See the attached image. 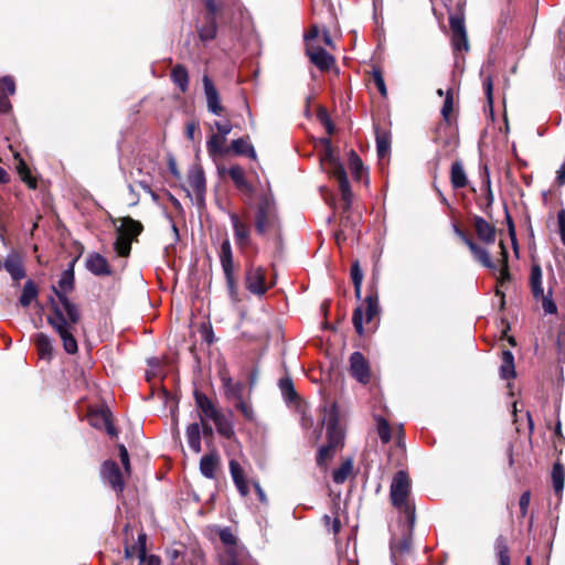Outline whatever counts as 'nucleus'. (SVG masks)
<instances>
[{"instance_id": "603ef678", "label": "nucleus", "mask_w": 565, "mask_h": 565, "mask_svg": "<svg viewBox=\"0 0 565 565\" xmlns=\"http://www.w3.org/2000/svg\"><path fill=\"white\" fill-rule=\"evenodd\" d=\"M147 535L145 533H139L136 543L131 546L132 550L137 553L138 558H145L147 555Z\"/></svg>"}, {"instance_id": "de8ad7c7", "label": "nucleus", "mask_w": 565, "mask_h": 565, "mask_svg": "<svg viewBox=\"0 0 565 565\" xmlns=\"http://www.w3.org/2000/svg\"><path fill=\"white\" fill-rule=\"evenodd\" d=\"M365 322H370L379 311V300L376 295H367L365 298Z\"/></svg>"}, {"instance_id": "a211bd4d", "label": "nucleus", "mask_w": 565, "mask_h": 565, "mask_svg": "<svg viewBox=\"0 0 565 565\" xmlns=\"http://www.w3.org/2000/svg\"><path fill=\"white\" fill-rule=\"evenodd\" d=\"M350 372L351 375L360 383H367L370 381V367L364 355L361 352H353L350 356Z\"/></svg>"}, {"instance_id": "338daca9", "label": "nucleus", "mask_w": 565, "mask_h": 565, "mask_svg": "<svg viewBox=\"0 0 565 565\" xmlns=\"http://www.w3.org/2000/svg\"><path fill=\"white\" fill-rule=\"evenodd\" d=\"M323 520H324L326 525L331 524V531H332L334 534H337V533L340 531L341 523H340V520H339V519H331L330 516L324 515V516H323Z\"/></svg>"}, {"instance_id": "72a5a7b5", "label": "nucleus", "mask_w": 565, "mask_h": 565, "mask_svg": "<svg viewBox=\"0 0 565 565\" xmlns=\"http://www.w3.org/2000/svg\"><path fill=\"white\" fill-rule=\"evenodd\" d=\"M217 460L218 457L216 454L205 455L201 458L200 471L205 478L213 479L215 477Z\"/></svg>"}, {"instance_id": "bb28decb", "label": "nucleus", "mask_w": 565, "mask_h": 565, "mask_svg": "<svg viewBox=\"0 0 565 565\" xmlns=\"http://www.w3.org/2000/svg\"><path fill=\"white\" fill-rule=\"evenodd\" d=\"M500 376L503 380H511L515 377L514 356L509 350H504L502 352Z\"/></svg>"}, {"instance_id": "4be33fe9", "label": "nucleus", "mask_w": 565, "mask_h": 565, "mask_svg": "<svg viewBox=\"0 0 565 565\" xmlns=\"http://www.w3.org/2000/svg\"><path fill=\"white\" fill-rule=\"evenodd\" d=\"M15 93V83L13 77L3 76L0 79V113H8L11 109L10 100L8 95Z\"/></svg>"}, {"instance_id": "6e6d98bb", "label": "nucleus", "mask_w": 565, "mask_h": 565, "mask_svg": "<svg viewBox=\"0 0 565 565\" xmlns=\"http://www.w3.org/2000/svg\"><path fill=\"white\" fill-rule=\"evenodd\" d=\"M18 170H19V173H20L22 180L30 188L35 189L36 188V181L33 178H31L30 171H29L28 167L25 166V163L21 159H20V163H19Z\"/></svg>"}, {"instance_id": "393cba45", "label": "nucleus", "mask_w": 565, "mask_h": 565, "mask_svg": "<svg viewBox=\"0 0 565 565\" xmlns=\"http://www.w3.org/2000/svg\"><path fill=\"white\" fill-rule=\"evenodd\" d=\"M142 228V224L139 221L127 216L121 218V224L117 228V233L122 234L132 241L141 233Z\"/></svg>"}, {"instance_id": "ea45409f", "label": "nucleus", "mask_w": 565, "mask_h": 565, "mask_svg": "<svg viewBox=\"0 0 565 565\" xmlns=\"http://www.w3.org/2000/svg\"><path fill=\"white\" fill-rule=\"evenodd\" d=\"M494 550L499 565H510L509 547L505 539L502 535L495 539Z\"/></svg>"}, {"instance_id": "37998d69", "label": "nucleus", "mask_w": 565, "mask_h": 565, "mask_svg": "<svg viewBox=\"0 0 565 565\" xmlns=\"http://www.w3.org/2000/svg\"><path fill=\"white\" fill-rule=\"evenodd\" d=\"M352 459H347L338 469L333 471V481L338 484L343 483L348 479L349 475L352 472Z\"/></svg>"}, {"instance_id": "774afa93", "label": "nucleus", "mask_w": 565, "mask_h": 565, "mask_svg": "<svg viewBox=\"0 0 565 565\" xmlns=\"http://www.w3.org/2000/svg\"><path fill=\"white\" fill-rule=\"evenodd\" d=\"M140 565H160V558L156 555H146L145 558H139Z\"/></svg>"}, {"instance_id": "b1692460", "label": "nucleus", "mask_w": 565, "mask_h": 565, "mask_svg": "<svg viewBox=\"0 0 565 565\" xmlns=\"http://www.w3.org/2000/svg\"><path fill=\"white\" fill-rule=\"evenodd\" d=\"M321 164L327 166L328 172L335 177L341 172H345L344 167L340 160L334 156L332 147L324 149V153L321 158Z\"/></svg>"}, {"instance_id": "dca6fc26", "label": "nucleus", "mask_w": 565, "mask_h": 565, "mask_svg": "<svg viewBox=\"0 0 565 565\" xmlns=\"http://www.w3.org/2000/svg\"><path fill=\"white\" fill-rule=\"evenodd\" d=\"M306 53L310 62L322 72L329 71L334 64V57L319 45L309 44L306 47Z\"/></svg>"}, {"instance_id": "a19ab883", "label": "nucleus", "mask_w": 565, "mask_h": 565, "mask_svg": "<svg viewBox=\"0 0 565 565\" xmlns=\"http://www.w3.org/2000/svg\"><path fill=\"white\" fill-rule=\"evenodd\" d=\"M232 150L236 154H246L250 159H256V151L254 147L244 138L234 139L232 141Z\"/></svg>"}, {"instance_id": "6e6552de", "label": "nucleus", "mask_w": 565, "mask_h": 565, "mask_svg": "<svg viewBox=\"0 0 565 565\" xmlns=\"http://www.w3.org/2000/svg\"><path fill=\"white\" fill-rule=\"evenodd\" d=\"M403 535L401 539L393 537L391 540V558L394 565H404L405 558L412 552V532L408 523L404 520Z\"/></svg>"}, {"instance_id": "052dcab7", "label": "nucleus", "mask_w": 565, "mask_h": 565, "mask_svg": "<svg viewBox=\"0 0 565 565\" xmlns=\"http://www.w3.org/2000/svg\"><path fill=\"white\" fill-rule=\"evenodd\" d=\"M531 502V493L530 491H524L519 500L521 516L524 518L527 513V509Z\"/></svg>"}, {"instance_id": "13d9d810", "label": "nucleus", "mask_w": 565, "mask_h": 565, "mask_svg": "<svg viewBox=\"0 0 565 565\" xmlns=\"http://www.w3.org/2000/svg\"><path fill=\"white\" fill-rule=\"evenodd\" d=\"M452 107H454L452 94L450 92H448L446 95V98L444 100L443 108H441V115L446 120L449 119V116L452 111Z\"/></svg>"}, {"instance_id": "7c9ffc66", "label": "nucleus", "mask_w": 565, "mask_h": 565, "mask_svg": "<svg viewBox=\"0 0 565 565\" xmlns=\"http://www.w3.org/2000/svg\"><path fill=\"white\" fill-rule=\"evenodd\" d=\"M226 139H223L222 136L213 134L206 141V149L212 158H216L217 156H224L227 153V149L224 148V142Z\"/></svg>"}, {"instance_id": "39448f33", "label": "nucleus", "mask_w": 565, "mask_h": 565, "mask_svg": "<svg viewBox=\"0 0 565 565\" xmlns=\"http://www.w3.org/2000/svg\"><path fill=\"white\" fill-rule=\"evenodd\" d=\"M277 224V215L274 202L268 196H263L258 203L255 215V230L257 234L265 235Z\"/></svg>"}, {"instance_id": "09e8293b", "label": "nucleus", "mask_w": 565, "mask_h": 565, "mask_svg": "<svg viewBox=\"0 0 565 565\" xmlns=\"http://www.w3.org/2000/svg\"><path fill=\"white\" fill-rule=\"evenodd\" d=\"M377 434L383 444H387L391 440V428L386 419L383 417H376Z\"/></svg>"}, {"instance_id": "f3484780", "label": "nucleus", "mask_w": 565, "mask_h": 565, "mask_svg": "<svg viewBox=\"0 0 565 565\" xmlns=\"http://www.w3.org/2000/svg\"><path fill=\"white\" fill-rule=\"evenodd\" d=\"M218 173L222 175L227 173L239 192L245 194L253 193V186L246 180L245 170L241 166L234 164L228 169H226L225 167H220Z\"/></svg>"}, {"instance_id": "e2e57ef3", "label": "nucleus", "mask_w": 565, "mask_h": 565, "mask_svg": "<svg viewBox=\"0 0 565 565\" xmlns=\"http://www.w3.org/2000/svg\"><path fill=\"white\" fill-rule=\"evenodd\" d=\"M118 449H119L120 461L124 466V469L127 473H130V461H129L128 450L125 447V445H122V444L118 446Z\"/></svg>"}, {"instance_id": "4468645a", "label": "nucleus", "mask_w": 565, "mask_h": 565, "mask_svg": "<svg viewBox=\"0 0 565 565\" xmlns=\"http://www.w3.org/2000/svg\"><path fill=\"white\" fill-rule=\"evenodd\" d=\"M228 217L233 227L235 243L238 247L245 248L250 244V226L235 212H228Z\"/></svg>"}, {"instance_id": "9d476101", "label": "nucleus", "mask_w": 565, "mask_h": 565, "mask_svg": "<svg viewBox=\"0 0 565 565\" xmlns=\"http://www.w3.org/2000/svg\"><path fill=\"white\" fill-rule=\"evenodd\" d=\"M218 536L221 542L228 547L227 556L221 562V565H244L242 559L244 551L242 550L241 553L236 552V536L233 534L232 530L230 527L221 529Z\"/></svg>"}, {"instance_id": "c9c22d12", "label": "nucleus", "mask_w": 565, "mask_h": 565, "mask_svg": "<svg viewBox=\"0 0 565 565\" xmlns=\"http://www.w3.org/2000/svg\"><path fill=\"white\" fill-rule=\"evenodd\" d=\"M195 402L201 409L203 417L212 419L220 411L215 407L212 401L204 394H195Z\"/></svg>"}, {"instance_id": "f257e3e1", "label": "nucleus", "mask_w": 565, "mask_h": 565, "mask_svg": "<svg viewBox=\"0 0 565 565\" xmlns=\"http://www.w3.org/2000/svg\"><path fill=\"white\" fill-rule=\"evenodd\" d=\"M74 286V270H64L58 279V287L53 286L56 299L51 298L52 315L47 317L49 324L60 335L66 353L75 354L78 350L75 339L76 324L79 322L81 313L77 306L67 298V292Z\"/></svg>"}, {"instance_id": "69168bd1", "label": "nucleus", "mask_w": 565, "mask_h": 565, "mask_svg": "<svg viewBox=\"0 0 565 565\" xmlns=\"http://www.w3.org/2000/svg\"><path fill=\"white\" fill-rule=\"evenodd\" d=\"M319 36V28L317 25H312L308 33L305 34L306 47L309 44H315V41Z\"/></svg>"}, {"instance_id": "0e129e2a", "label": "nucleus", "mask_w": 565, "mask_h": 565, "mask_svg": "<svg viewBox=\"0 0 565 565\" xmlns=\"http://www.w3.org/2000/svg\"><path fill=\"white\" fill-rule=\"evenodd\" d=\"M557 222H558L561 239H562V243L565 245V210L564 209L558 211Z\"/></svg>"}, {"instance_id": "5fc2aeb1", "label": "nucleus", "mask_w": 565, "mask_h": 565, "mask_svg": "<svg viewBox=\"0 0 565 565\" xmlns=\"http://www.w3.org/2000/svg\"><path fill=\"white\" fill-rule=\"evenodd\" d=\"M352 321H353V326H354L355 331L360 335H362L364 333V327H363L364 319H363V309H362V307L355 308V310L353 312Z\"/></svg>"}, {"instance_id": "f03ea898", "label": "nucleus", "mask_w": 565, "mask_h": 565, "mask_svg": "<svg viewBox=\"0 0 565 565\" xmlns=\"http://www.w3.org/2000/svg\"><path fill=\"white\" fill-rule=\"evenodd\" d=\"M411 493V480L408 475L399 470L397 471L392 480L390 488L391 502L399 514L404 515L405 521L409 527L414 526L416 514L415 504L409 498Z\"/></svg>"}, {"instance_id": "f8f14e48", "label": "nucleus", "mask_w": 565, "mask_h": 565, "mask_svg": "<svg viewBox=\"0 0 565 565\" xmlns=\"http://www.w3.org/2000/svg\"><path fill=\"white\" fill-rule=\"evenodd\" d=\"M202 83L207 110L215 116H222L225 111V107L221 103L218 90L215 87L213 81L206 74H204L202 77Z\"/></svg>"}, {"instance_id": "e433bc0d", "label": "nucleus", "mask_w": 565, "mask_h": 565, "mask_svg": "<svg viewBox=\"0 0 565 565\" xmlns=\"http://www.w3.org/2000/svg\"><path fill=\"white\" fill-rule=\"evenodd\" d=\"M39 289L33 280L29 279L25 281L19 302L22 307L26 308L33 300L38 298Z\"/></svg>"}, {"instance_id": "a878e982", "label": "nucleus", "mask_w": 565, "mask_h": 565, "mask_svg": "<svg viewBox=\"0 0 565 565\" xmlns=\"http://www.w3.org/2000/svg\"><path fill=\"white\" fill-rule=\"evenodd\" d=\"M468 248L470 249L473 258L479 262L482 266L489 269H497V265L492 262L489 252L476 244L473 241L468 242Z\"/></svg>"}, {"instance_id": "49530a36", "label": "nucleus", "mask_w": 565, "mask_h": 565, "mask_svg": "<svg viewBox=\"0 0 565 565\" xmlns=\"http://www.w3.org/2000/svg\"><path fill=\"white\" fill-rule=\"evenodd\" d=\"M500 247H501V255H502V259H501L502 266L500 269V276L498 277V284L503 285L508 280H510V273H509V267H508V250H507L503 242L500 243Z\"/></svg>"}, {"instance_id": "7ed1b4c3", "label": "nucleus", "mask_w": 565, "mask_h": 565, "mask_svg": "<svg viewBox=\"0 0 565 565\" xmlns=\"http://www.w3.org/2000/svg\"><path fill=\"white\" fill-rule=\"evenodd\" d=\"M218 375L225 398L234 404L246 420L254 422L255 413L249 394L245 395V384L241 381H234L226 369L220 370Z\"/></svg>"}, {"instance_id": "cd10ccee", "label": "nucleus", "mask_w": 565, "mask_h": 565, "mask_svg": "<svg viewBox=\"0 0 565 565\" xmlns=\"http://www.w3.org/2000/svg\"><path fill=\"white\" fill-rule=\"evenodd\" d=\"M211 420L215 424L216 431L221 436L225 438L234 436L233 423L222 412H218Z\"/></svg>"}, {"instance_id": "423d86ee", "label": "nucleus", "mask_w": 565, "mask_h": 565, "mask_svg": "<svg viewBox=\"0 0 565 565\" xmlns=\"http://www.w3.org/2000/svg\"><path fill=\"white\" fill-rule=\"evenodd\" d=\"M220 263L226 279L228 294L233 301L237 300V287L234 277V262L231 242L225 238L218 250Z\"/></svg>"}, {"instance_id": "4c0bfd02", "label": "nucleus", "mask_w": 565, "mask_h": 565, "mask_svg": "<svg viewBox=\"0 0 565 565\" xmlns=\"http://www.w3.org/2000/svg\"><path fill=\"white\" fill-rule=\"evenodd\" d=\"M391 150V135L387 131L376 129V151L379 158H385Z\"/></svg>"}, {"instance_id": "5701e85b", "label": "nucleus", "mask_w": 565, "mask_h": 565, "mask_svg": "<svg viewBox=\"0 0 565 565\" xmlns=\"http://www.w3.org/2000/svg\"><path fill=\"white\" fill-rule=\"evenodd\" d=\"M476 233L486 244H492L495 241V228L481 216L473 217Z\"/></svg>"}, {"instance_id": "864d4df0", "label": "nucleus", "mask_w": 565, "mask_h": 565, "mask_svg": "<svg viewBox=\"0 0 565 565\" xmlns=\"http://www.w3.org/2000/svg\"><path fill=\"white\" fill-rule=\"evenodd\" d=\"M372 77H373V82H374L375 86L377 87L380 94L383 97H385L387 95V89H386V85H385L384 77H383L381 70L373 68Z\"/></svg>"}, {"instance_id": "c756f323", "label": "nucleus", "mask_w": 565, "mask_h": 565, "mask_svg": "<svg viewBox=\"0 0 565 565\" xmlns=\"http://www.w3.org/2000/svg\"><path fill=\"white\" fill-rule=\"evenodd\" d=\"M34 341L41 359H51L53 354L51 338L45 333L40 332L35 334Z\"/></svg>"}, {"instance_id": "c03bdc74", "label": "nucleus", "mask_w": 565, "mask_h": 565, "mask_svg": "<svg viewBox=\"0 0 565 565\" xmlns=\"http://www.w3.org/2000/svg\"><path fill=\"white\" fill-rule=\"evenodd\" d=\"M116 253L121 257H127L131 250V241L122 234L117 233V238L114 244Z\"/></svg>"}, {"instance_id": "6ab92c4d", "label": "nucleus", "mask_w": 565, "mask_h": 565, "mask_svg": "<svg viewBox=\"0 0 565 565\" xmlns=\"http://www.w3.org/2000/svg\"><path fill=\"white\" fill-rule=\"evenodd\" d=\"M2 267H4L14 281H19L25 277L22 258L17 252H11L7 255Z\"/></svg>"}, {"instance_id": "3c124183", "label": "nucleus", "mask_w": 565, "mask_h": 565, "mask_svg": "<svg viewBox=\"0 0 565 565\" xmlns=\"http://www.w3.org/2000/svg\"><path fill=\"white\" fill-rule=\"evenodd\" d=\"M349 163H350V169H351L353 175L355 178L360 179L362 177V172H363V163H362V160L359 158V156L354 151H351V153H350Z\"/></svg>"}, {"instance_id": "473e14b6", "label": "nucleus", "mask_w": 565, "mask_h": 565, "mask_svg": "<svg viewBox=\"0 0 565 565\" xmlns=\"http://www.w3.org/2000/svg\"><path fill=\"white\" fill-rule=\"evenodd\" d=\"M201 41L207 42L215 39L217 34V22L215 17H206L205 23L198 30Z\"/></svg>"}, {"instance_id": "20e7f679", "label": "nucleus", "mask_w": 565, "mask_h": 565, "mask_svg": "<svg viewBox=\"0 0 565 565\" xmlns=\"http://www.w3.org/2000/svg\"><path fill=\"white\" fill-rule=\"evenodd\" d=\"M324 422L327 425L328 444L321 446L317 455V465L323 468L327 467L328 460L333 457L334 449L341 445L343 439V433L338 425V412L335 409V405L332 406Z\"/></svg>"}, {"instance_id": "0eeeda50", "label": "nucleus", "mask_w": 565, "mask_h": 565, "mask_svg": "<svg viewBox=\"0 0 565 565\" xmlns=\"http://www.w3.org/2000/svg\"><path fill=\"white\" fill-rule=\"evenodd\" d=\"M530 285L531 290L536 300L542 301V307L545 313L553 315L556 313L557 307L555 302L552 299V291L551 289L547 291V294L544 292L542 287V269L541 266L535 264L531 268V276H530Z\"/></svg>"}, {"instance_id": "79ce46f5", "label": "nucleus", "mask_w": 565, "mask_h": 565, "mask_svg": "<svg viewBox=\"0 0 565 565\" xmlns=\"http://www.w3.org/2000/svg\"><path fill=\"white\" fill-rule=\"evenodd\" d=\"M564 480H565L564 467L559 462L554 463L553 470H552V481H553L554 490L557 494L561 493L564 489Z\"/></svg>"}, {"instance_id": "bf43d9fd", "label": "nucleus", "mask_w": 565, "mask_h": 565, "mask_svg": "<svg viewBox=\"0 0 565 565\" xmlns=\"http://www.w3.org/2000/svg\"><path fill=\"white\" fill-rule=\"evenodd\" d=\"M318 117H319L320 121L324 125L327 132L329 135H332L334 132V125L332 124L327 111L324 109H320Z\"/></svg>"}, {"instance_id": "2f4dec72", "label": "nucleus", "mask_w": 565, "mask_h": 565, "mask_svg": "<svg viewBox=\"0 0 565 565\" xmlns=\"http://www.w3.org/2000/svg\"><path fill=\"white\" fill-rule=\"evenodd\" d=\"M172 82L180 88L182 93H185L189 88V74L186 68L178 64L171 71Z\"/></svg>"}, {"instance_id": "2eb2a0df", "label": "nucleus", "mask_w": 565, "mask_h": 565, "mask_svg": "<svg viewBox=\"0 0 565 565\" xmlns=\"http://www.w3.org/2000/svg\"><path fill=\"white\" fill-rule=\"evenodd\" d=\"M245 285L248 291L262 296L267 291L265 270L260 266H249L246 271Z\"/></svg>"}, {"instance_id": "aec40b11", "label": "nucleus", "mask_w": 565, "mask_h": 565, "mask_svg": "<svg viewBox=\"0 0 565 565\" xmlns=\"http://www.w3.org/2000/svg\"><path fill=\"white\" fill-rule=\"evenodd\" d=\"M86 268L95 276H109L111 274L107 259L98 253H93L87 256Z\"/></svg>"}, {"instance_id": "8fccbe9b", "label": "nucleus", "mask_w": 565, "mask_h": 565, "mask_svg": "<svg viewBox=\"0 0 565 565\" xmlns=\"http://www.w3.org/2000/svg\"><path fill=\"white\" fill-rule=\"evenodd\" d=\"M279 388L286 401H292L296 397L292 381L290 379H280Z\"/></svg>"}, {"instance_id": "1a4fd4ad", "label": "nucleus", "mask_w": 565, "mask_h": 565, "mask_svg": "<svg viewBox=\"0 0 565 565\" xmlns=\"http://www.w3.org/2000/svg\"><path fill=\"white\" fill-rule=\"evenodd\" d=\"M189 185L194 193V201L198 206H204L206 181L203 169L200 166H193L189 170L188 175Z\"/></svg>"}, {"instance_id": "9b49d317", "label": "nucleus", "mask_w": 565, "mask_h": 565, "mask_svg": "<svg viewBox=\"0 0 565 565\" xmlns=\"http://www.w3.org/2000/svg\"><path fill=\"white\" fill-rule=\"evenodd\" d=\"M449 25L452 32L451 44L455 53L469 50V42L465 21L462 17L451 15L449 18Z\"/></svg>"}, {"instance_id": "412c9836", "label": "nucleus", "mask_w": 565, "mask_h": 565, "mask_svg": "<svg viewBox=\"0 0 565 565\" xmlns=\"http://www.w3.org/2000/svg\"><path fill=\"white\" fill-rule=\"evenodd\" d=\"M228 466L235 487L242 497H246L249 493V488L242 466L235 459L230 460Z\"/></svg>"}, {"instance_id": "58836bf2", "label": "nucleus", "mask_w": 565, "mask_h": 565, "mask_svg": "<svg viewBox=\"0 0 565 565\" xmlns=\"http://www.w3.org/2000/svg\"><path fill=\"white\" fill-rule=\"evenodd\" d=\"M333 178L338 181L342 200L345 202V207L349 209L352 203V192L347 177V172H341L340 174Z\"/></svg>"}, {"instance_id": "f704fd0d", "label": "nucleus", "mask_w": 565, "mask_h": 565, "mask_svg": "<svg viewBox=\"0 0 565 565\" xmlns=\"http://www.w3.org/2000/svg\"><path fill=\"white\" fill-rule=\"evenodd\" d=\"M450 179L455 189H461L467 185L468 179L461 162L456 161L451 164Z\"/></svg>"}, {"instance_id": "680f3d73", "label": "nucleus", "mask_w": 565, "mask_h": 565, "mask_svg": "<svg viewBox=\"0 0 565 565\" xmlns=\"http://www.w3.org/2000/svg\"><path fill=\"white\" fill-rule=\"evenodd\" d=\"M351 279H352L353 285H359V284H362V281H363V273H362V269L360 268V265L358 262L352 264Z\"/></svg>"}, {"instance_id": "c85d7f7f", "label": "nucleus", "mask_w": 565, "mask_h": 565, "mask_svg": "<svg viewBox=\"0 0 565 565\" xmlns=\"http://www.w3.org/2000/svg\"><path fill=\"white\" fill-rule=\"evenodd\" d=\"M186 441L189 447L195 452L199 454L202 450L201 447V429L198 423H192L186 427Z\"/></svg>"}, {"instance_id": "4d7b16f0", "label": "nucleus", "mask_w": 565, "mask_h": 565, "mask_svg": "<svg viewBox=\"0 0 565 565\" xmlns=\"http://www.w3.org/2000/svg\"><path fill=\"white\" fill-rule=\"evenodd\" d=\"M214 127L217 130L216 135L222 136L223 139H226L227 135H230L233 129L232 122L227 119L223 121L216 120Z\"/></svg>"}, {"instance_id": "ddd939ff", "label": "nucleus", "mask_w": 565, "mask_h": 565, "mask_svg": "<svg viewBox=\"0 0 565 565\" xmlns=\"http://www.w3.org/2000/svg\"><path fill=\"white\" fill-rule=\"evenodd\" d=\"M100 476L104 482L108 483L117 493L125 489L122 473L118 465L113 460H106L100 469Z\"/></svg>"}, {"instance_id": "a18cd8bd", "label": "nucleus", "mask_w": 565, "mask_h": 565, "mask_svg": "<svg viewBox=\"0 0 565 565\" xmlns=\"http://www.w3.org/2000/svg\"><path fill=\"white\" fill-rule=\"evenodd\" d=\"M109 416H110V413H109L108 409L95 411V412L90 413L89 416H88L89 424L93 427H96V428H99V429L104 428V426L107 423Z\"/></svg>"}]
</instances>
